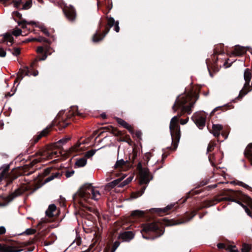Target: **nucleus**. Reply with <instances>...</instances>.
Listing matches in <instances>:
<instances>
[{
    "mask_svg": "<svg viewBox=\"0 0 252 252\" xmlns=\"http://www.w3.org/2000/svg\"><path fill=\"white\" fill-rule=\"evenodd\" d=\"M135 134V136L138 139H139L140 140L141 139V136L142 135V133L140 130H137L135 133L134 132V133L133 134Z\"/></svg>",
    "mask_w": 252,
    "mask_h": 252,
    "instance_id": "obj_54",
    "label": "nucleus"
},
{
    "mask_svg": "<svg viewBox=\"0 0 252 252\" xmlns=\"http://www.w3.org/2000/svg\"><path fill=\"white\" fill-rule=\"evenodd\" d=\"M193 193L194 192L192 193L191 192H189L187 195V197L185 199V200H186L187 198L190 197L193 195Z\"/></svg>",
    "mask_w": 252,
    "mask_h": 252,
    "instance_id": "obj_63",
    "label": "nucleus"
},
{
    "mask_svg": "<svg viewBox=\"0 0 252 252\" xmlns=\"http://www.w3.org/2000/svg\"><path fill=\"white\" fill-rule=\"evenodd\" d=\"M189 121V118H187L186 119H181L180 120V124L181 125H185L186 124H187L188 123Z\"/></svg>",
    "mask_w": 252,
    "mask_h": 252,
    "instance_id": "obj_60",
    "label": "nucleus"
},
{
    "mask_svg": "<svg viewBox=\"0 0 252 252\" xmlns=\"http://www.w3.org/2000/svg\"><path fill=\"white\" fill-rule=\"evenodd\" d=\"M9 166L6 165L4 169L0 173V182L4 179L6 180V184L5 187L8 186L11 184L14 180L18 178V176L13 174H11L8 173Z\"/></svg>",
    "mask_w": 252,
    "mask_h": 252,
    "instance_id": "obj_11",
    "label": "nucleus"
},
{
    "mask_svg": "<svg viewBox=\"0 0 252 252\" xmlns=\"http://www.w3.org/2000/svg\"><path fill=\"white\" fill-rule=\"evenodd\" d=\"M38 74V71L37 70L32 69L31 73V71L29 70V67L28 66H25L24 68L19 69L14 83H15L16 82L21 81L25 76H30L31 75H32L34 76H36Z\"/></svg>",
    "mask_w": 252,
    "mask_h": 252,
    "instance_id": "obj_12",
    "label": "nucleus"
},
{
    "mask_svg": "<svg viewBox=\"0 0 252 252\" xmlns=\"http://www.w3.org/2000/svg\"><path fill=\"white\" fill-rule=\"evenodd\" d=\"M116 120L117 122L120 125H121L124 128L127 129L131 134H133L134 133L133 128L131 126H130L128 123H127L125 121L119 118H116Z\"/></svg>",
    "mask_w": 252,
    "mask_h": 252,
    "instance_id": "obj_24",
    "label": "nucleus"
},
{
    "mask_svg": "<svg viewBox=\"0 0 252 252\" xmlns=\"http://www.w3.org/2000/svg\"><path fill=\"white\" fill-rule=\"evenodd\" d=\"M87 163V159L85 157L79 158L75 162V165L78 167H83Z\"/></svg>",
    "mask_w": 252,
    "mask_h": 252,
    "instance_id": "obj_32",
    "label": "nucleus"
},
{
    "mask_svg": "<svg viewBox=\"0 0 252 252\" xmlns=\"http://www.w3.org/2000/svg\"><path fill=\"white\" fill-rule=\"evenodd\" d=\"M74 173V170H71V171H67L66 173H65V176L67 177V178H69V177H70L71 176H72Z\"/></svg>",
    "mask_w": 252,
    "mask_h": 252,
    "instance_id": "obj_57",
    "label": "nucleus"
},
{
    "mask_svg": "<svg viewBox=\"0 0 252 252\" xmlns=\"http://www.w3.org/2000/svg\"><path fill=\"white\" fill-rule=\"evenodd\" d=\"M102 129L106 130V131H108L111 132L112 133L113 130L114 129V127L111 126H105L101 128Z\"/></svg>",
    "mask_w": 252,
    "mask_h": 252,
    "instance_id": "obj_52",
    "label": "nucleus"
},
{
    "mask_svg": "<svg viewBox=\"0 0 252 252\" xmlns=\"http://www.w3.org/2000/svg\"><path fill=\"white\" fill-rule=\"evenodd\" d=\"M192 120L200 129L203 128L206 124V115L201 112L195 113L191 117Z\"/></svg>",
    "mask_w": 252,
    "mask_h": 252,
    "instance_id": "obj_13",
    "label": "nucleus"
},
{
    "mask_svg": "<svg viewBox=\"0 0 252 252\" xmlns=\"http://www.w3.org/2000/svg\"><path fill=\"white\" fill-rule=\"evenodd\" d=\"M44 148L39 149L35 154L36 156L45 157L46 151Z\"/></svg>",
    "mask_w": 252,
    "mask_h": 252,
    "instance_id": "obj_40",
    "label": "nucleus"
},
{
    "mask_svg": "<svg viewBox=\"0 0 252 252\" xmlns=\"http://www.w3.org/2000/svg\"><path fill=\"white\" fill-rule=\"evenodd\" d=\"M52 170H53V168L52 167H48V168L45 169L44 170V172L43 173V176H46L48 175L51 172Z\"/></svg>",
    "mask_w": 252,
    "mask_h": 252,
    "instance_id": "obj_51",
    "label": "nucleus"
},
{
    "mask_svg": "<svg viewBox=\"0 0 252 252\" xmlns=\"http://www.w3.org/2000/svg\"><path fill=\"white\" fill-rule=\"evenodd\" d=\"M29 24L32 25H35L36 27H38V28H39L45 35L48 37L50 36V34L49 32L43 25L40 24L38 22L36 23L34 21L30 22Z\"/></svg>",
    "mask_w": 252,
    "mask_h": 252,
    "instance_id": "obj_27",
    "label": "nucleus"
},
{
    "mask_svg": "<svg viewBox=\"0 0 252 252\" xmlns=\"http://www.w3.org/2000/svg\"><path fill=\"white\" fill-rule=\"evenodd\" d=\"M45 213L46 216L49 218H53L58 215L59 211L57 209V207L55 204H51L49 206Z\"/></svg>",
    "mask_w": 252,
    "mask_h": 252,
    "instance_id": "obj_19",
    "label": "nucleus"
},
{
    "mask_svg": "<svg viewBox=\"0 0 252 252\" xmlns=\"http://www.w3.org/2000/svg\"><path fill=\"white\" fill-rule=\"evenodd\" d=\"M246 51L245 47L238 45L234 47L231 53L235 56H242L246 53Z\"/></svg>",
    "mask_w": 252,
    "mask_h": 252,
    "instance_id": "obj_22",
    "label": "nucleus"
},
{
    "mask_svg": "<svg viewBox=\"0 0 252 252\" xmlns=\"http://www.w3.org/2000/svg\"><path fill=\"white\" fill-rule=\"evenodd\" d=\"M62 175V173L60 172L59 171H56V172H53L52 173V175L49 176V177L45 179V182L47 183L49 182L55 178H60Z\"/></svg>",
    "mask_w": 252,
    "mask_h": 252,
    "instance_id": "obj_30",
    "label": "nucleus"
},
{
    "mask_svg": "<svg viewBox=\"0 0 252 252\" xmlns=\"http://www.w3.org/2000/svg\"><path fill=\"white\" fill-rule=\"evenodd\" d=\"M134 237V234L132 231H125L119 234L118 239H122L123 241L129 242Z\"/></svg>",
    "mask_w": 252,
    "mask_h": 252,
    "instance_id": "obj_20",
    "label": "nucleus"
},
{
    "mask_svg": "<svg viewBox=\"0 0 252 252\" xmlns=\"http://www.w3.org/2000/svg\"><path fill=\"white\" fill-rule=\"evenodd\" d=\"M218 248L220 250L225 249L230 252H239L237 250H235L236 246H232L224 243H219L217 245Z\"/></svg>",
    "mask_w": 252,
    "mask_h": 252,
    "instance_id": "obj_23",
    "label": "nucleus"
},
{
    "mask_svg": "<svg viewBox=\"0 0 252 252\" xmlns=\"http://www.w3.org/2000/svg\"><path fill=\"white\" fill-rule=\"evenodd\" d=\"M145 213L143 211L135 210L131 212V216L133 218H141L144 216Z\"/></svg>",
    "mask_w": 252,
    "mask_h": 252,
    "instance_id": "obj_31",
    "label": "nucleus"
},
{
    "mask_svg": "<svg viewBox=\"0 0 252 252\" xmlns=\"http://www.w3.org/2000/svg\"><path fill=\"white\" fill-rule=\"evenodd\" d=\"M223 50H220L218 47H216L214 50V54L212 55L211 59H207L206 63L207 64V69L211 77L213 76V73H216L219 71V68L218 65V58L216 57L219 55L224 54Z\"/></svg>",
    "mask_w": 252,
    "mask_h": 252,
    "instance_id": "obj_8",
    "label": "nucleus"
},
{
    "mask_svg": "<svg viewBox=\"0 0 252 252\" xmlns=\"http://www.w3.org/2000/svg\"><path fill=\"white\" fill-rule=\"evenodd\" d=\"M252 77V73L251 70L249 68H247L245 70L244 73V78L245 81V83L242 89L240 91L239 94L237 97V99L240 100L243 98L244 96L247 94L249 92L251 91V89H248V88L250 87V82Z\"/></svg>",
    "mask_w": 252,
    "mask_h": 252,
    "instance_id": "obj_9",
    "label": "nucleus"
},
{
    "mask_svg": "<svg viewBox=\"0 0 252 252\" xmlns=\"http://www.w3.org/2000/svg\"><path fill=\"white\" fill-rule=\"evenodd\" d=\"M41 161H42L41 158H38L34 159L31 163V166L32 167L34 164H36L37 163L40 162Z\"/></svg>",
    "mask_w": 252,
    "mask_h": 252,
    "instance_id": "obj_53",
    "label": "nucleus"
},
{
    "mask_svg": "<svg viewBox=\"0 0 252 252\" xmlns=\"http://www.w3.org/2000/svg\"><path fill=\"white\" fill-rule=\"evenodd\" d=\"M132 178L128 177L125 181L122 182L119 185V187H124V186L128 185L132 180Z\"/></svg>",
    "mask_w": 252,
    "mask_h": 252,
    "instance_id": "obj_42",
    "label": "nucleus"
},
{
    "mask_svg": "<svg viewBox=\"0 0 252 252\" xmlns=\"http://www.w3.org/2000/svg\"><path fill=\"white\" fill-rule=\"evenodd\" d=\"M168 154H166L164 153L162 155V160H163L165 158H166L168 156Z\"/></svg>",
    "mask_w": 252,
    "mask_h": 252,
    "instance_id": "obj_64",
    "label": "nucleus"
},
{
    "mask_svg": "<svg viewBox=\"0 0 252 252\" xmlns=\"http://www.w3.org/2000/svg\"><path fill=\"white\" fill-rule=\"evenodd\" d=\"M146 189V187H143L141 189L138 191H137L135 194L134 195H133V197L134 198H137L139 196H140L141 195H142L143 194V193H144V191H145V189Z\"/></svg>",
    "mask_w": 252,
    "mask_h": 252,
    "instance_id": "obj_44",
    "label": "nucleus"
},
{
    "mask_svg": "<svg viewBox=\"0 0 252 252\" xmlns=\"http://www.w3.org/2000/svg\"><path fill=\"white\" fill-rule=\"evenodd\" d=\"M70 138L69 137H68V138H63L60 139L59 141H58L57 142L56 146L58 147V148H60V147H61L62 146V145L66 143H67L70 140Z\"/></svg>",
    "mask_w": 252,
    "mask_h": 252,
    "instance_id": "obj_36",
    "label": "nucleus"
},
{
    "mask_svg": "<svg viewBox=\"0 0 252 252\" xmlns=\"http://www.w3.org/2000/svg\"><path fill=\"white\" fill-rule=\"evenodd\" d=\"M252 249L251 246L246 243H244L242 245V248L241 249L242 252H250Z\"/></svg>",
    "mask_w": 252,
    "mask_h": 252,
    "instance_id": "obj_38",
    "label": "nucleus"
},
{
    "mask_svg": "<svg viewBox=\"0 0 252 252\" xmlns=\"http://www.w3.org/2000/svg\"><path fill=\"white\" fill-rule=\"evenodd\" d=\"M118 141L126 142L130 146L132 145L133 143L129 135H126L125 136L120 137Z\"/></svg>",
    "mask_w": 252,
    "mask_h": 252,
    "instance_id": "obj_34",
    "label": "nucleus"
},
{
    "mask_svg": "<svg viewBox=\"0 0 252 252\" xmlns=\"http://www.w3.org/2000/svg\"><path fill=\"white\" fill-rule=\"evenodd\" d=\"M66 18L70 22L75 21L76 17V11L72 5L65 6L63 9Z\"/></svg>",
    "mask_w": 252,
    "mask_h": 252,
    "instance_id": "obj_16",
    "label": "nucleus"
},
{
    "mask_svg": "<svg viewBox=\"0 0 252 252\" xmlns=\"http://www.w3.org/2000/svg\"><path fill=\"white\" fill-rule=\"evenodd\" d=\"M12 3H13L14 6L15 8H16L17 9H21L20 6L23 3V1H22V0H13L12 1Z\"/></svg>",
    "mask_w": 252,
    "mask_h": 252,
    "instance_id": "obj_41",
    "label": "nucleus"
},
{
    "mask_svg": "<svg viewBox=\"0 0 252 252\" xmlns=\"http://www.w3.org/2000/svg\"><path fill=\"white\" fill-rule=\"evenodd\" d=\"M244 154L245 157L250 161L251 165H252V143H250L247 146Z\"/></svg>",
    "mask_w": 252,
    "mask_h": 252,
    "instance_id": "obj_25",
    "label": "nucleus"
},
{
    "mask_svg": "<svg viewBox=\"0 0 252 252\" xmlns=\"http://www.w3.org/2000/svg\"><path fill=\"white\" fill-rule=\"evenodd\" d=\"M10 0H0V1L2 2L5 6H7L10 4L11 3H9Z\"/></svg>",
    "mask_w": 252,
    "mask_h": 252,
    "instance_id": "obj_61",
    "label": "nucleus"
},
{
    "mask_svg": "<svg viewBox=\"0 0 252 252\" xmlns=\"http://www.w3.org/2000/svg\"><path fill=\"white\" fill-rule=\"evenodd\" d=\"M32 1L31 0H28L26 2L23 4L21 9H28L32 7Z\"/></svg>",
    "mask_w": 252,
    "mask_h": 252,
    "instance_id": "obj_43",
    "label": "nucleus"
},
{
    "mask_svg": "<svg viewBox=\"0 0 252 252\" xmlns=\"http://www.w3.org/2000/svg\"><path fill=\"white\" fill-rule=\"evenodd\" d=\"M174 205L175 204H170L163 208H152L150 210V211L151 213H157L160 216H163L168 214L169 211L174 208Z\"/></svg>",
    "mask_w": 252,
    "mask_h": 252,
    "instance_id": "obj_17",
    "label": "nucleus"
},
{
    "mask_svg": "<svg viewBox=\"0 0 252 252\" xmlns=\"http://www.w3.org/2000/svg\"><path fill=\"white\" fill-rule=\"evenodd\" d=\"M7 50L10 51L12 55L15 56L19 55L21 53V50L18 47L8 48Z\"/></svg>",
    "mask_w": 252,
    "mask_h": 252,
    "instance_id": "obj_33",
    "label": "nucleus"
},
{
    "mask_svg": "<svg viewBox=\"0 0 252 252\" xmlns=\"http://www.w3.org/2000/svg\"><path fill=\"white\" fill-rule=\"evenodd\" d=\"M12 16L16 17L19 19V21H17L19 26H21L22 29L27 28V25H30L25 19L22 18V14L18 11H14L12 12Z\"/></svg>",
    "mask_w": 252,
    "mask_h": 252,
    "instance_id": "obj_18",
    "label": "nucleus"
},
{
    "mask_svg": "<svg viewBox=\"0 0 252 252\" xmlns=\"http://www.w3.org/2000/svg\"><path fill=\"white\" fill-rule=\"evenodd\" d=\"M16 91V89L14 90V92L12 94H10V92H8L5 94V97H10L13 95Z\"/></svg>",
    "mask_w": 252,
    "mask_h": 252,
    "instance_id": "obj_62",
    "label": "nucleus"
},
{
    "mask_svg": "<svg viewBox=\"0 0 252 252\" xmlns=\"http://www.w3.org/2000/svg\"><path fill=\"white\" fill-rule=\"evenodd\" d=\"M101 196L98 190H95L90 184H85L73 196L75 204H78L82 210H86L90 212L94 213L95 210L93 207L89 206V199L98 200Z\"/></svg>",
    "mask_w": 252,
    "mask_h": 252,
    "instance_id": "obj_3",
    "label": "nucleus"
},
{
    "mask_svg": "<svg viewBox=\"0 0 252 252\" xmlns=\"http://www.w3.org/2000/svg\"><path fill=\"white\" fill-rule=\"evenodd\" d=\"M241 185L243 187H244V188H246V189H249V190H252V188L251 187H250V186H248V185H247V184H245V183H243V182H241Z\"/></svg>",
    "mask_w": 252,
    "mask_h": 252,
    "instance_id": "obj_58",
    "label": "nucleus"
},
{
    "mask_svg": "<svg viewBox=\"0 0 252 252\" xmlns=\"http://www.w3.org/2000/svg\"><path fill=\"white\" fill-rule=\"evenodd\" d=\"M216 144L214 142H210L209 144H208V147H207V152L209 153V152H212L214 149V147L216 146Z\"/></svg>",
    "mask_w": 252,
    "mask_h": 252,
    "instance_id": "obj_45",
    "label": "nucleus"
},
{
    "mask_svg": "<svg viewBox=\"0 0 252 252\" xmlns=\"http://www.w3.org/2000/svg\"><path fill=\"white\" fill-rule=\"evenodd\" d=\"M21 251V247L14 243L10 244H0V252H19Z\"/></svg>",
    "mask_w": 252,
    "mask_h": 252,
    "instance_id": "obj_15",
    "label": "nucleus"
},
{
    "mask_svg": "<svg viewBox=\"0 0 252 252\" xmlns=\"http://www.w3.org/2000/svg\"><path fill=\"white\" fill-rule=\"evenodd\" d=\"M6 232V229L4 226H0V235H3Z\"/></svg>",
    "mask_w": 252,
    "mask_h": 252,
    "instance_id": "obj_59",
    "label": "nucleus"
},
{
    "mask_svg": "<svg viewBox=\"0 0 252 252\" xmlns=\"http://www.w3.org/2000/svg\"><path fill=\"white\" fill-rule=\"evenodd\" d=\"M233 106L230 104H227L224 106H219L218 107H216L215 109L213 110V111L211 113V116H212L214 114L215 112L219 110H220L222 111H225L227 110L230 109L231 108H233Z\"/></svg>",
    "mask_w": 252,
    "mask_h": 252,
    "instance_id": "obj_29",
    "label": "nucleus"
},
{
    "mask_svg": "<svg viewBox=\"0 0 252 252\" xmlns=\"http://www.w3.org/2000/svg\"><path fill=\"white\" fill-rule=\"evenodd\" d=\"M122 179L121 178L117 179L113 181L112 182L109 183V186L111 188H113L116 186H118L120 184Z\"/></svg>",
    "mask_w": 252,
    "mask_h": 252,
    "instance_id": "obj_37",
    "label": "nucleus"
},
{
    "mask_svg": "<svg viewBox=\"0 0 252 252\" xmlns=\"http://www.w3.org/2000/svg\"><path fill=\"white\" fill-rule=\"evenodd\" d=\"M137 157V151L133 149L132 154L129 156V159L125 161L124 159L118 160L115 165L116 168H123L124 166L132 167L133 166L135 160Z\"/></svg>",
    "mask_w": 252,
    "mask_h": 252,
    "instance_id": "obj_10",
    "label": "nucleus"
},
{
    "mask_svg": "<svg viewBox=\"0 0 252 252\" xmlns=\"http://www.w3.org/2000/svg\"><path fill=\"white\" fill-rule=\"evenodd\" d=\"M94 238L93 239V241L94 243H96L98 242L100 239V235L98 233L95 232L94 235Z\"/></svg>",
    "mask_w": 252,
    "mask_h": 252,
    "instance_id": "obj_48",
    "label": "nucleus"
},
{
    "mask_svg": "<svg viewBox=\"0 0 252 252\" xmlns=\"http://www.w3.org/2000/svg\"><path fill=\"white\" fill-rule=\"evenodd\" d=\"M32 190L33 192L35 189H33L31 186L26 184H22L18 188L15 189L13 191L9 192L7 196L3 194L0 195V205L5 206L9 202L12 201L15 198L23 195L28 191Z\"/></svg>",
    "mask_w": 252,
    "mask_h": 252,
    "instance_id": "obj_7",
    "label": "nucleus"
},
{
    "mask_svg": "<svg viewBox=\"0 0 252 252\" xmlns=\"http://www.w3.org/2000/svg\"><path fill=\"white\" fill-rule=\"evenodd\" d=\"M120 245V242L119 241H116L112 245L111 252H115L117 249L119 247Z\"/></svg>",
    "mask_w": 252,
    "mask_h": 252,
    "instance_id": "obj_46",
    "label": "nucleus"
},
{
    "mask_svg": "<svg viewBox=\"0 0 252 252\" xmlns=\"http://www.w3.org/2000/svg\"><path fill=\"white\" fill-rule=\"evenodd\" d=\"M141 232L143 237L147 240H154L164 232L157 222L148 223L142 226Z\"/></svg>",
    "mask_w": 252,
    "mask_h": 252,
    "instance_id": "obj_6",
    "label": "nucleus"
},
{
    "mask_svg": "<svg viewBox=\"0 0 252 252\" xmlns=\"http://www.w3.org/2000/svg\"><path fill=\"white\" fill-rule=\"evenodd\" d=\"M199 97V91L191 90L184 94L179 95L176 99L175 102L172 107V109L175 113L178 109L180 111L177 116L173 117L170 123L169 129L172 139V147L170 149L175 151L178 147V143L181 136L180 126L178 124L179 119L185 113L190 114L192 112V108L196 101Z\"/></svg>",
    "mask_w": 252,
    "mask_h": 252,
    "instance_id": "obj_1",
    "label": "nucleus"
},
{
    "mask_svg": "<svg viewBox=\"0 0 252 252\" xmlns=\"http://www.w3.org/2000/svg\"><path fill=\"white\" fill-rule=\"evenodd\" d=\"M226 199L225 198V197H222L220 196H216L212 199L204 200L201 203V204L197 206L196 210H194L190 213L187 212L181 218L176 220H174V223H171L169 222L168 225H172L185 223L192 219L196 215L198 211L204 208H208L214 206L217 203L221 201H225ZM172 221H173V220H172Z\"/></svg>",
    "mask_w": 252,
    "mask_h": 252,
    "instance_id": "obj_5",
    "label": "nucleus"
},
{
    "mask_svg": "<svg viewBox=\"0 0 252 252\" xmlns=\"http://www.w3.org/2000/svg\"><path fill=\"white\" fill-rule=\"evenodd\" d=\"M6 51L2 48L0 47V57H5L6 56Z\"/></svg>",
    "mask_w": 252,
    "mask_h": 252,
    "instance_id": "obj_56",
    "label": "nucleus"
},
{
    "mask_svg": "<svg viewBox=\"0 0 252 252\" xmlns=\"http://www.w3.org/2000/svg\"><path fill=\"white\" fill-rule=\"evenodd\" d=\"M38 60L35 59L33 60L31 63V67L32 69H33L35 67H36L37 65Z\"/></svg>",
    "mask_w": 252,
    "mask_h": 252,
    "instance_id": "obj_55",
    "label": "nucleus"
},
{
    "mask_svg": "<svg viewBox=\"0 0 252 252\" xmlns=\"http://www.w3.org/2000/svg\"><path fill=\"white\" fill-rule=\"evenodd\" d=\"M222 126L219 124H213L212 129L210 131L214 136L218 137L220 135V132L222 129Z\"/></svg>",
    "mask_w": 252,
    "mask_h": 252,
    "instance_id": "obj_26",
    "label": "nucleus"
},
{
    "mask_svg": "<svg viewBox=\"0 0 252 252\" xmlns=\"http://www.w3.org/2000/svg\"><path fill=\"white\" fill-rule=\"evenodd\" d=\"M136 169L139 171L141 176L140 182L142 184H147L149 182V179L150 173L149 169L142 167V162L139 161L136 166Z\"/></svg>",
    "mask_w": 252,
    "mask_h": 252,
    "instance_id": "obj_14",
    "label": "nucleus"
},
{
    "mask_svg": "<svg viewBox=\"0 0 252 252\" xmlns=\"http://www.w3.org/2000/svg\"><path fill=\"white\" fill-rule=\"evenodd\" d=\"M49 48L50 47L49 46H47L45 47V49L42 46H39L37 48V52L40 54L39 59V61H44L47 58V53Z\"/></svg>",
    "mask_w": 252,
    "mask_h": 252,
    "instance_id": "obj_21",
    "label": "nucleus"
},
{
    "mask_svg": "<svg viewBox=\"0 0 252 252\" xmlns=\"http://www.w3.org/2000/svg\"><path fill=\"white\" fill-rule=\"evenodd\" d=\"M22 33V31L21 29H15L12 32V33H10V34H11V35H14L15 36H18L19 35H20Z\"/></svg>",
    "mask_w": 252,
    "mask_h": 252,
    "instance_id": "obj_47",
    "label": "nucleus"
},
{
    "mask_svg": "<svg viewBox=\"0 0 252 252\" xmlns=\"http://www.w3.org/2000/svg\"><path fill=\"white\" fill-rule=\"evenodd\" d=\"M112 133L116 136H120V137H122L123 134L122 132L120 130H118L117 129L114 128V130L112 131Z\"/></svg>",
    "mask_w": 252,
    "mask_h": 252,
    "instance_id": "obj_49",
    "label": "nucleus"
},
{
    "mask_svg": "<svg viewBox=\"0 0 252 252\" xmlns=\"http://www.w3.org/2000/svg\"><path fill=\"white\" fill-rule=\"evenodd\" d=\"M36 232V230L32 228H29L27 229L24 233L26 234V235H29L31 234H33Z\"/></svg>",
    "mask_w": 252,
    "mask_h": 252,
    "instance_id": "obj_50",
    "label": "nucleus"
},
{
    "mask_svg": "<svg viewBox=\"0 0 252 252\" xmlns=\"http://www.w3.org/2000/svg\"><path fill=\"white\" fill-rule=\"evenodd\" d=\"M32 40H34V41L37 42H44L47 43L49 45H50L51 43L50 40L42 36H39L38 38H33Z\"/></svg>",
    "mask_w": 252,
    "mask_h": 252,
    "instance_id": "obj_35",
    "label": "nucleus"
},
{
    "mask_svg": "<svg viewBox=\"0 0 252 252\" xmlns=\"http://www.w3.org/2000/svg\"><path fill=\"white\" fill-rule=\"evenodd\" d=\"M71 111L68 112V114L63 116L64 112L60 111L57 115L56 118L52 122L51 125L46 127L41 132H39L34 135L30 140L29 144V147L27 149V152L30 154L32 152L34 145L42 137L47 136L51 132L53 126H56L59 129L62 130L67 126L71 124V122L74 120L76 116L82 117L83 114L78 111L77 107H71Z\"/></svg>",
    "mask_w": 252,
    "mask_h": 252,
    "instance_id": "obj_2",
    "label": "nucleus"
},
{
    "mask_svg": "<svg viewBox=\"0 0 252 252\" xmlns=\"http://www.w3.org/2000/svg\"><path fill=\"white\" fill-rule=\"evenodd\" d=\"M105 4L107 11H104L103 13L106 15L105 19L107 21V23L106 25H104V23L102 19H100L98 23V28L92 37V40L94 43H97L102 40L106 35L109 32L110 28L113 26H114V30L117 32L120 31L119 21H115L113 17H109L107 15L112 8V2H111V3Z\"/></svg>",
    "mask_w": 252,
    "mask_h": 252,
    "instance_id": "obj_4",
    "label": "nucleus"
},
{
    "mask_svg": "<svg viewBox=\"0 0 252 252\" xmlns=\"http://www.w3.org/2000/svg\"><path fill=\"white\" fill-rule=\"evenodd\" d=\"M5 41L10 42V45L14 43V38L10 33H6L2 37L0 38V43Z\"/></svg>",
    "mask_w": 252,
    "mask_h": 252,
    "instance_id": "obj_28",
    "label": "nucleus"
},
{
    "mask_svg": "<svg viewBox=\"0 0 252 252\" xmlns=\"http://www.w3.org/2000/svg\"><path fill=\"white\" fill-rule=\"evenodd\" d=\"M99 149H97V150L93 149V150L88 151V152H87L86 153L85 157L86 158H89L92 157L95 154L96 152Z\"/></svg>",
    "mask_w": 252,
    "mask_h": 252,
    "instance_id": "obj_39",
    "label": "nucleus"
}]
</instances>
